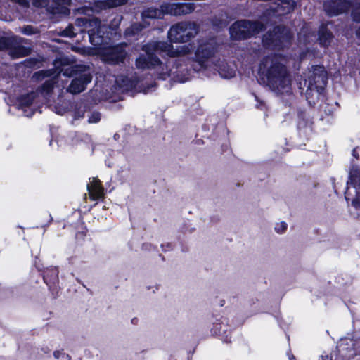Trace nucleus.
Segmentation results:
<instances>
[{"label": "nucleus", "mask_w": 360, "mask_h": 360, "mask_svg": "<svg viewBox=\"0 0 360 360\" xmlns=\"http://www.w3.org/2000/svg\"><path fill=\"white\" fill-rule=\"evenodd\" d=\"M191 48L190 44L174 49L165 42H153L143 47L146 56H141L136 60V66L141 69L156 68L157 73L165 79L172 74H176L172 72L169 65L177 63L181 58L184 60L193 58Z\"/></svg>", "instance_id": "1"}, {"label": "nucleus", "mask_w": 360, "mask_h": 360, "mask_svg": "<svg viewBox=\"0 0 360 360\" xmlns=\"http://www.w3.org/2000/svg\"><path fill=\"white\" fill-rule=\"evenodd\" d=\"M283 61L278 56H268L262 61L259 69L261 76L266 78V84L279 93L288 92L290 84Z\"/></svg>", "instance_id": "2"}, {"label": "nucleus", "mask_w": 360, "mask_h": 360, "mask_svg": "<svg viewBox=\"0 0 360 360\" xmlns=\"http://www.w3.org/2000/svg\"><path fill=\"white\" fill-rule=\"evenodd\" d=\"M308 79L305 81L307 84L306 96L307 99L310 96L319 98L326 84V72L322 66H314L308 73Z\"/></svg>", "instance_id": "3"}, {"label": "nucleus", "mask_w": 360, "mask_h": 360, "mask_svg": "<svg viewBox=\"0 0 360 360\" xmlns=\"http://www.w3.org/2000/svg\"><path fill=\"white\" fill-rule=\"evenodd\" d=\"M345 198L355 207H360V169L356 165H352L349 170V180L347 184Z\"/></svg>", "instance_id": "4"}, {"label": "nucleus", "mask_w": 360, "mask_h": 360, "mask_svg": "<svg viewBox=\"0 0 360 360\" xmlns=\"http://www.w3.org/2000/svg\"><path fill=\"white\" fill-rule=\"evenodd\" d=\"M191 4H167L161 6V10L149 8L143 13V18H160L163 14L178 15L186 14L193 11Z\"/></svg>", "instance_id": "5"}, {"label": "nucleus", "mask_w": 360, "mask_h": 360, "mask_svg": "<svg viewBox=\"0 0 360 360\" xmlns=\"http://www.w3.org/2000/svg\"><path fill=\"white\" fill-rule=\"evenodd\" d=\"M198 33L194 22H181L172 26L168 32V37L173 42H184L194 37Z\"/></svg>", "instance_id": "6"}, {"label": "nucleus", "mask_w": 360, "mask_h": 360, "mask_svg": "<svg viewBox=\"0 0 360 360\" xmlns=\"http://www.w3.org/2000/svg\"><path fill=\"white\" fill-rule=\"evenodd\" d=\"M258 27V23H251L246 20L238 21L230 27V34L233 39H245L257 32Z\"/></svg>", "instance_id": "7"}, {"label": "nucleus", "mask_w": 360, "mask_h": 360, "mask_svg": "<svg viewBox=\"0 0 360 360\" xmlns=\"http://www.w3.org/2000/svg\"><path fill=\"white\" fill-rule=\"evenodd\" d=\"M214 53L212 44L207 43L200 45L194 54L195 62L198 63L193 66L196 71L200 70L201 68L207 67V62Z\"/></svg>", "instance_id": "8"}, {"label": "nucleus", "mask_w": 360, "mask_h": 360, "mask_svg": "<svg viewBox=\"0 0 360 360\" xmlns=\"http://www.w3.org/2000/svg\"><path fill=\"white\" fill-rule=\"evenodd\" d=\"M77 32H87L90 39L101 32V22L96 18H79L76 20Z\"/></svg>", "instance_id": "9"}, {"label": "nucleus", "mask_w": 360, "mask_h": 360, "mask_svg": "<svg viewBox=\"0 0 360 360\" xmlns=\"http://www.w3.org/2000/svg\"><path fill=\"white\" fill-rule=\"evenodd\" d=\"M226 319L221 316L216 319L210 332L213 336H218L226 343L231 342V329L227 323H224Z\"/></svg>", "instance_id": "10"}, {"label": "nucleus", "mask_w": 360, "mask_h": 360, "mask_svg": "<svg viewBox=\"0 0 360 360\" xmlns=\"http://www.w3.org/2000/svg\"><path fill=\"white\" fill-rule=\"evenodd\" d=\"M102 60L109 63H118L122 61L125 56V51L123 46L120 45L115 47L105 46L100 51Z\"/></svg>", "instance_id": "11"}, {"label": "nucleus", "mask_w": 360, "mask_h": 360, "mask_svg": "<svg viewBox=\"0 0 360 360\" xmlns=\"http://www.w3.org/2000/svg\"><path fill=\"white\" fill-rule=\"evenodd\" d=\"M87 190L89 198L92 200H99L104 196V188L101 184L96 178L90 179L89 183L87 184Z\"/></svg>", "instance_id": "12"}, {"label": "nucleus", "mask_w": 360, "mask_h": 360, "mask_svg": "<svg viewBox=\"0 0 360 360\" xmlns=\"http://www.w3.org/2000/svg\"><path fill=\"white\" fill-rule=\"evenodd\" d=\"M326 11L330 15H336L347 9V3L345 0H335L324 4Z\"/></svg>", "instance_id": "13"}, {"label": "nucleus", "mask_w": 360, "mask_h": 360, "mask_svg": "<svg viewBox=\"0 0 360 360\" xmlns=\"http://www.w3.org/2000/svg\"><path fill=\"white\" fill-rule=\"evenodd\" d=\"M91 80L89 74H83L79 78L74 79L68 87V91L72 94H78L84 91L85 86Z\"/></svg>", "instance_id": "14"}, {"label": "nucleus", "mask_w": 360, "mask_h": 360, "mask_svg": "<svg viewBox=\"0 0 360 360\" xmlns=\"http://www.w3.org/2000/svg\"><path fill=\"white\" fill-rule=\"evenodd\" d=\"M59 61L58 60H56V63H55V66H56V70L55 71H52V70H47L46 72H39L38 73L36 74V75H43V77H50V76H52L53 75H54L56 72H57V74H60V72H63V74L65 76H70L72 75V67H66L65 65H63L62 68H60L59 65Z\"/></svg>", "instance_id": "15"}, {"label": "nucleus", "mask_w": 360, "mask_h": 360, "mask_svg": "<svg viewBox=\"0 0 360 360\" xmlns=\"http://www.w3.org/2000/svg\"><path fill=\"white\" fill-rule=\"evenodd\" d=\"M290 38L288 32L285 28L277 27L275 30V34L272 37L271 39L273 41H275L276 45L278 44L277 41L282 44L283 41H287Z\"/></svg>", "instance_id": "16"}, {"label": "nucleus", "mask_w": 360, "mask_h": 360, "mask_svg": "<svg viewBox=\"0 0 360 360\" xmlns=\"http://www.w3.org/2000/svg\"><path fill=\"white\" fill-rule=\"evenodd\" d=\"M219 75L226 79H229L235 76L236 75V70L234 67L231 66H223L220 68L219 70Z\"/></svg>", "instance_id": "17"}, {"label": "nucleus", "mask_w": 360, "mask_h": 360, "mask_svg": "<svg viewBox=\"0 0 360 360\" xmlns=\"http://www.w3.org/2000/svg\"><path fill=\"white\" fill-rule=\"evenodd\" d=\"M58 6L56 8V13H67V6L70 5L71 0H53Z\"/></svg>", "instance_id": "18"}, {"label": "nucleus", "mask_w": 360, "mask_h": 360, "mask_svg": "<svg viewBox=\"0 0 360 360\" xmlns=\"http://www.w3.org/2000/svg\"><path fill=\"white\" fill-rule=\"evenodd\" d=\"M288 229V224L284 221H279L274 225V231L278 234H283Z\"/></svg>", "instance_id": "19"}, {"label": "nucleus", "mask_w": 360, "mask_h": 360, "mask_svg": "<svg viewBox=\"0 0 360 360\" xmlns=\"http://www.w3.org/2000/svg\"><path fill=\"white\" fill-rule=\"evenodd\" d=\"M352 15L355 21L360 22V0L355 4Z\"/></svg>", "instance_id": "20"}, {"label": "nucleus", "mask_w": 360, "mask_h": 360, "mask_svg": "<svg viewBox=\"0 0 360 360\" xmlns=\"http://www.w3.org/2000/svg\"><path fill=\"white\" fill-rule=\"evenodd\" d=\"M101 120V115L97 112H94L89 114L88 117V122L89 123L94 124L97 123Z\"/></svg>", "instance_id": "21"}, {"label": "nucleus", "mask_w": 360, "mask_h": 360, "mask_svg": "<svg viewBox=\"0 0 360 360\" xmlns=\"http://www.w3.org/2000/svg\"><path fill=\"white\" fill-rule=\"evenodd\" d=\"M33 96L30 95L26 98H23L20 103V108L23 109V108L30 105L32 102Z\"/></svg>", "instance_id": "22"}, {"label": "nucleus", "mask_w": 360, "mask_h": 360, "mask_svg": "<svg viewBox=\"0 0 360 360\" xmlns=\"http://www.w3.org/2000/svg\"><path fill=\"white\" fill-rule=\"evenodd\" d=\"M330 39V34L328 32L322 33L319 37L320 43L323 46H327L328 44V40Z\"/></svg>", "instance_id": "23"}, {"label": "nucleus", "mask_w": 360, "mask_h": 360, "mask_svg": "<svg viewBox=\"0 0 360 360\" xmlns=\"http://www.w3.org/2000/svg\"><path fill=\"white\" fill-rule=\"evenodd\" d=\"M124 4V0H112L108 4V7H115Z\"/></svg>", "instance_id": "24"}, {"label": "nucleus", "mask_w": 360, "mask_h": 360, "mask_svg": "<svg viewBox=\"0 0 360 360\" xmlns=\"http://www.w3.org/2000/svg\"><path fill=\"white\" fill-rule=\"evenodd\" d=\"M53 88V82L51 81H46L43 89L44 91L49 92L50 89Z\"/></svg>", "instance_id": "25"}, {"label": "nucleus", "mask_w": 360, "mask_h": 360, "mask_svg": "<svg viewBox=\"0 0 360 360\" xmlns=\"http://www.w3.org/2000/svg\"><path fill=\"white\" fill-rule=\"evenodd\" d=\"M73 27H70L65 31V35L68 37H73L75 34L72 31Z\"/></svg>", "instance_id": "26"}, {"label": "nucleus", "mask_w": 360, "mask_h": 360, "mask_svg": "<svg viewBox=\"0 0 360 360\" xmlns=\"http://www.w3.org/2000/svg\"><path fill=\"white\" fill-rule=\"evenodd\" d=\"M359 150H360V148H359V147H356V148H355L353 150V151H352V155H353L355 158H356V159H358V158H359Z\"/></svg>", "instance_id": "27"}, {"label": "nucleus", "mask_w": 360, "mask_h": 360, "mask_svg": "<svg viewBox=\"0 0 360 360\" xmlns=\"http://www.w3.org/2000/svg\"><path fill=\"white\" fill-rule=\"evenodd\" d=\"M62 354V352L60 350H56L53 352V355L54 358L59 359Z\"/></svg>", "instance_id": "28"}, {"label": "nucleus", "mask_w": 360, "mask_h": 360, "mask_svg": "<svg viewBox=\"0 0 360 360\" xmlns=\"http://www.w3.org/2000/svg\"><path fill=\"white\" fill-rule=\"evenodd\" d=\"M217 297H216V302L218 305H219L220 307H223L224 304H225V300H222V299H220V300H217Z\"/></svg>", "instance_id": "29"}, {"label": "nucleus", "mask_w": 360, "mask_h": 360, "mask_svg": "<svg viewBox=\"0 0 360 360\" xmlns=\"http://www.w3.org/2000/svg\"><path fill=\"white\" fill-rule=\"evenodd\" d=\"M174 79H175L179 82H185L188 79V78H178L177 77H174Z\"/></svg>", "instance_id": "30"}, {"label": "nucleus", "mask_w": 360, "mask_h": 360, "mask_svg": "<svg viewBox=\"0 0 360 360\" xmlns=\"http://www.w3.org/2000/svg\"><path fill=\"white\" fill-rule=\"evenodd\" d=\"M138 321H139L138 318H136V317H135V318H133V319H131V323H132V324L136 325V324L138 323Z\"/></svg>", "instance_id": "31"}, {"label": "nucleus", "mask_w": 360, "mask_h": 360, "mask_svg": "<svg viewBox=\"0 0 360 360\" xmlns=\"http://www.w3.org/2000/svg\"><path fill=\"white\" fill-rule=\"evenodd\" d=\"M289 360H296L295 356L293 354L289 355Z\"/></svg>", "instance_id": "32"}, {"label": "nucleus", "mask_w": 360, "mask_h": 360, "mask_svg": "<svg viewBox=\"0 0 360 360\" xmlns=\"http://www.w3.org/2000/svg\"><path fill=\"white\" fill-rule=\"evenodd\" d=\"M25 32L26 34H29V32L27 31V29H25Z\"/></svg>", "instance_id": "33"}]
</instances>
